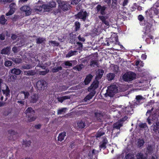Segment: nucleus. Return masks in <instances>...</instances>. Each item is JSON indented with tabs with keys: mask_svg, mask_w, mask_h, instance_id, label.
Instances as JSON below:
<instances>
[{
	"mask_svg": "<svg viewBox=\"0 0 159 159\" xmlns=\"http://www.w3.org/2000/svg\"><path fill=\"white\" fill-rule=\"evenodd\" d=\"M136 157L137 159H147V157L144 156L143 154L141 152L137 153Z\"/></svg>",
	"mask_w": 159,
	"mask_h": 159,
	"instance_id": "31",
	"label": "nucleus"
},
{
	"mask_svg": "<svg viewBox=\"0 0 159 159\" xmlns=\"http://www.w3.org/2000/svg\"><path fill=\"white\" fill-rule=\"evenodd\" d=\"M153 127L154 130L155 131L157 130L159 127V122H156L155 124H153Z\"/></svg>",
	"mask_w": 159,
	"mask_h": 159,
	"instance_id": "45",
	"label": "nucleus"
},
{
	"mask_svg": "<svg viewBox=\"0 0 159 159\" xmlns=\"http://www.w3.org/2000/svg\"><path fill=\"white\" fill-rule=\"evenodd\" d=\"M104 134V133L103 131H98V133L96 134V136L97 137H100L103 135Z\"/></svg>",
	"mask_w": 159,
	"mask_h": 159,
	"instance_id": "48",
	"label": "nucleus"
},
{
	"mask_svg": "<svg viewBox=\"0 0 159 159\" xmlns=\"http://www.w3.org/2000/svg\"><path fill=\"white\" fill-rule=\"evenodd\" d=\"M25 113L29 122L34 121L36 119V117L34 116V111L32 108L28 107L25 111Z\"/></svg>",
	"mask_w": 159,
	"mask_h": 159,
	"instance_id": "2",
	"label": "nucleus"
},
{
	"mask_svg": "<svg viewBox=\"0 0 159 159\" xmlns=\"http://www.w3.org/2000/svg\"><path fill=\"white\" fill-rule=\"evenodd\" d=\"M43 8L46 11H49L51 9L48 4L43 5Z\"/></svg>",
	"mask_w": 159,
	"mask_h": 159,
	"instance_id": "42",
	"label": "nucleus"
},
{
	"mask_svg": "<svg viewBox=\"0 0 159 159\" xmlns=\"http://www.w3.org/2000/svg\"><path fill=\"white\" fill-rule=\"evenodd\" d=\"M80 24L78 21H76L75 23V26L76 30L77 31L79 30L80 27Z\"/></svg>",
	"mask_w": 159,
	"mask_h": 159,
	"instance_id": "50",
	"label": "nucleus"
},
{
	"mask_svg": "<svg viewBox=\"0 0 159 159\" xmlns=\"http://www.w3.org/2000/svg\"><path fill=\"white\" fill-rule=\"evenodd\" d=\"M77 125L79 128H83L85 126V124L84 122L81 121L78 122Z\"/></svg>",
	"mask_w": 159,
	"mask_h": 159,
	"instance_id": "39",
	"label": "nucleus"
},
{
	"mask_svg": "<svg viewBox=\"0 0 159 159\" xmlns=\"http://www.w3.org/2000/svg\"><path fill=\"white\" fill-rule=\"evenodd\" d=\"M10 49V47H7L6 48H3L1 51V53L2 54H9Z\"/></svg>",
	"mask_w": 159,
	"mask_h": 159,
	"instance_id": "22",
	"label": "nucleus"
},
{
	"mask_svg": "<svg viewBox=\"0 0 159 159\" xmlns=\"http://www.w3.org/2000/svg\"><path fill=\"white\" fill-rule=\"evenodd\" d=\"M12 50L14 53H16L18 52L19 51L18 49V47L15 46L12 48Z\"/></svg>",
	"mask_w": 159,
	"mask_h": 159,
	"instance_id": "58",
	"label": "nucleus"
},
{
	"mask_svg": "<svg viewBox=\"0 0 159 159\" xmlns=\"http://www.w3.org/2000/svg\"><path fill=\"white\" fill-rule=\"evenodd\" d=\"M146 154L147 155L148 154H151L153 152L154 149L153 146L151 144H148L146 146Z\"/></svg>",
	"mask_w": 159,
	"mask_h": 159,
	"instance_id": "15",
	"label": "nucleus"
},
{
	"mask_svg": "<svg viewBox=\"0 0 159 159\" xmlns=\"http://www.w3.org/2000/svg\"><path fill=\"white\" fill-rule=\"evenodd\" d=\"M92 77L93 76L91 75H89L86 76L84 81L85 85H87L90 83Z\"/></svg>",
	"mask_w": 159,
	"mask_h": 159,
	"instance_id": "24",
	"label": "nucleus"
},
{
	"mask_svg": "<svg viewBox=\"0 0 159 159\" xmlns=\"http://www.w3.org/2000/svg\"><path fill=\"white\" fill-rule=\"evenodd\" d=\"M62 67L61 66H56L52 69V71L53 72L55 73L59 70H62Z\"/></svg>",
	"mask_w": 159,
	"mask_h": 159,
	"instance_id": "35",
	"label": "nucleus"
},
{
	"mask_svg": "<svg viewBox=\"0 0 159 159\" xmlns=\"http://www.w3.org/2000/svg\"><path fill=\"white\" fill-rule=\"evenodd\" d=\"M145 98L140 95L136 96L135 99L136 100L135 103L136 105H139L143 102L142 101Z\"/></svg>",
	"mask_w": 159,
	"mask_h": 159,
	"instance_id": "18",
	"label": "nucleus"
},
{
	"mask_svg": "<svg viewBox=\"0 0 159 159\" xmlns=\"http://www.w3.org/2000/svg\"><path fill=\"white\" fill-rule=\"evenodd\" d=\"M139 20L141 21L144 19L142 15H139L138 17Z\"/></svg>",
	"mask_w": 159,
	"mask_h": 159,
	"instance_id": "64",
	"label": "nucleus"
},
{
	"mask_svg": "<svg viewBox=\"0 0 159 159\" xmlns=\"http://www.w3.org/2000/svg\"><path fill=\"white\" fill-rule=\"evenodd\" d=\"M70 96H65L62 97H57V99L59 102L62 103L64 100L67 99H70Z\"/></svg>",
	"mask_w": 159,
	"mask_h": 159,
	"instance_id": "25",
	"label": "nucleus"
},
{
	"mask_svg": "<svg viewBox=\"0 0 159 159\" xmlns=\"http://www.w3.org/2000/svg\"><path fill=\"white\" fill-rule=\"evenodd\" d=\"M98 154V151L94 149L92 152H90L89 154V156L90 159H97Z\"/></svg>",
	"mask_w": 159,
	"mask_h": 159,
	"instance_id": "13",
	"label": "nucleus"
},
{
	"mask_svg": "<svg viewBox=\"0 0 159 159\" xmlns=\"http://www.w3.org/2000/svg\"><path fill=\"white\" fill-rule=\"evenodd\" d=\"M36 40L37 44H40L43 42L45 39L43 38L39 37L36 39Z\"/></svg>",
	"mask_w": 159,
	"mask_h": 159,
	"instance_id": "41",
	"label": "nucleus"
},
{
	"mask_svg": "<svg viewBox=\"0 0 159 159\" xmlns=\"http://www.w3.org/2000/svg\"><path fill=\"white\" fill-rule=\"evenodd\" d=\"M7 21V20L5 18V16L3 15H2L0 16V23L2 25L5 24Z\"/></svg>",
	"mask_w": 159,
	"mask_h": 159,
	"instance_id": "36",
	"label": "nucleus"
},
{
	"mask_svg": "<svg viewBox=\"0 0 159 159\" xmlns=\"http://www.w3.org/2000/svg\"><path fill=\"white\" fill-rule=\"evenodd\" d=\"M76 62H77L76 61H65L61 64V66L65 68H67L68 67H70L72 66V63H76Z\"/></svg>",
	"mask_w": 159,
	"mask_h": 159,
	"instance_id": "11",
	"label": "nucleus"
},
{
	"mask_svg": "<svg viewBox=\"0 0 159 159\" xmlns=\"http://www.w3.org/2000/svg\"><path fill=\"white\" fill-rule=\"evenodd\" d=\"M31 143V142L30 141H24L23 142V145L25 146V147H28L30 145Z\"/></svg>",
	"mask_w": 159,
	"mask_h": 159,
	"instance_id": "46",
	"label": "nucleus"
},
{
	"mask_svg": "<svg viewBox=\"0 0 159 159\" xmlns=\"http://www.w3.org/2000/svg\"><path fill=\"white\" fill-rule=\"evenodd\" d=\"M13 0H0V3L3 2L4 4L7 3H10Z\"/></svg>",
	"mask_w": 159,
	"mask_h": 159,
	"instance_id": "60",
	"label": "nucleus"
},
{
	"mask_svg": "<svg viewBox=\"0 0 159 159\" xmlns=\"http://www.w3.org/2000/svg\"><path fill=\"white\" fill-rule=\"evenodd\" d=\"M96 92L95 91H92L88 95H87L84 98V100L85 102L91 99L92 97L94 96Z\"/></svg>",
	"mask_w": 159,
	"mask_h": 159,
	"instance_id": "19",
	"label": "nucleus"
},
{
	"mask_svg": "<svg viewBox=\"0 0 159 159\" xmlns=\"http://www.w3.org/2000/svg\"><path fill=\"white\" fill-rule=\"evenodd\" d=\"M79 2L78 0H71V4L73 5H76Z\"/></svg>",
	"mask_w": 159,
	"mask_h": 159,
	"instance_id": "61",
	"label": "nucleus"
},
{
	"mask_svg": "<svg viewBox=\"0 0 159 159\" xmlns=\"http://www.w3.org/2000/svg\"><path fill=\"white\" fill-rule=\"evenodd\" d=\"M99 84V82L98 81L96 80L94 81L92 84L91 85L90 87L89 88L88 91H91V90H92V91H94V90L96 89L98 87Z\"/></svg>",
	"mask_w": 159,
	"mask_h": 159,
	"instance_id": "12",
	"label": "nucleus"
},
{
	"mask_svg": "<svg viewBox=\"0 0 159 159\" xmlns=\"http://www.w3.org/2000/svg\"><path fill=\"white\" fill-rule=\"evenodd\" d=\"M108 143L106 137L103 138V140L99 144V146L100 149H104L106 148V145Z\"/></svg>",
	"mask_w": 159,
	"mask_h": 159,
	"instance_id": "14",
	"label": "nucleus"
},
{
	"mask_svg": "<svg viewBox=\"0 0 159 159\" xmlns=\"http://www.w3.org/2000/svg\"><path fill=\"white\" fill-rule=\"evenodd\" d=\"M77 53V52L76 51H72V50L69 51L68 53L66 54V57H70L76 55Z\"/></svg>",
	"mask_w": 159,
	"mask_h": 159,
	"instance_id": "27",
	"label": "nucleus"
},
{
	"mask_svg": "<svg viewBox=\"0 0 159 159\" xmlns=\"http://www.w3.org/2000/svg\"><path fill=\"white\" fill-rule=\"evenodd\" d=\"M49 71L48 70L46 69L45 71H39V73L41 75H45Z\"/></svg>",
	"mask_w": 159,
	"mask_h": 159,
	"instance_id": "54",
	"label": "nucleus"
},
{
	"mask_svg": "<svg viewBox=\"0 0 159 159\" xmlns=\"http://www.w3.org/2000/svg\"><path fill=\"white\" fill-rule=\"evenodd\" d=\"M84 67V66L83 64H80L79 65H76L75 66L73 67V69L79 71L81 70Z\"/></svg>",
	"mask_w": 159,
	"mask_h": 159,
	"instance_id": "33",
	"label": "nucleus"
},
{
	"mask_svg": "<svg viewBox=\"0 0 159 159\" xmlns=\"http://www.w3.org/2000/svg\"><path fill=\"white\" fill-rule=\"evenodd\" d=\"M66 133L65 132L60 133L58 137V140L60 141H62L66 136Z\"/></svg>",
	"mask_w": 159,
	"mask_h": 159,
	"instance_id": "23",
	"label": "nucleus"
},
{
	"mask_svg": "<svg viewBox=\"0 0 159 159\" xmlns=\"http://www.w3.org/2000/svg\"><path fill=\"white\" fill-rule=\"evenodd\" d=\"M39 98L37 94L33 93L30 96L29 98V101L31 103H35L38 101Z\"/></svg>",
	"mask_w": 159,
	"mask_h": 159,
	"instance_id": "8",
	"label": "nucleus"
},
{
	"mask_svg": "<svg viewBox=\"0 0 159 159\" xmlns=\"http://www.w3.org/2000/svg\"><path fill=\"white\" fill-rule=\"evenodd\" d=\"M89 65L91 67H94L95 66H98V61L96 60H91Z\"/></svg>",
	"mask_w": 159,
	"mask_h": 159,
	"instance_id": "30",
	"label": "nucleus"
},
{
	"mask_svg": "<svg viewBox=\"0 0 159 159\" xmlns=\"http://www.w3.org/2000/svg\"><path fill=\"white\" fill-rule=\"evenodd\" d=\"M95 117L97 120L101 121L102 119L103 114L100 112H95Z\"/></svg>",
	"mask_w": 159,
	"mask_h": 159,
	"instance_id": "21",
	"label": "nucleus"
},
{
	"mask_svg": "<svg viewBox=\"0 0 159 159\" xmlns=\"http://www.w3.org/2000/svg\"><path fill=\"white\" fill-rule=\"evenodd\" d=\"M107 93L105 94V96L112 97L115 93L117 92L118 89L116 86L115 85H111L108 86Z\"/></svg>",
	"mask_w": 159,
	"mask_h": 159,
	"instance_id": "1",
	"label": "nucleus"
},
{
	"mask_svg": "<svg viewBox=\"0 0 159 159\" xmlns=\"http://www.w3.org/2000/svg\"><path fill=\"white\" fill-rule=\"evenodd\" d=\"M96 8L97 12H100L102 16L106 14L105 10L107 8V7L105 6H102L100 5L99 4L97 6Z\"/></svg>",
	"mask_w": 159,
	"mask_h": 159,
	"instance_id": "7",
	"label": "nucleus"
},
{
	"mask_svg": "<svg viewBox=\"0 0 159 159\" xmlns=\"http://www.w3.org/2000/svg\"><path fill=\"white\" fill-rule=\"evenodd\" d=\"M136 77V74L131 72H129L123 75L122 79L125 81L128 82L134 80Z\"/></svg>",
	"mask_w": 159,
	"mask_h": 159,
	"instance_id": "3",
	"label": "nucleus"
},
{
	"mask_svg": "<svg viewBox=\"0 0 159 159\" xmlns=\"http://www.w3.org/2000/svg\"><path fill=\"white\" fill-rule=\"evenodd\" d=\"M43 8V5L41 6H39L37 7H35L34 9L35 11H41L42 10V9Z\"/></svg>",
	"mask_w": 159,
	"mask_h": 159,
	"instance_id": "52",
	"label": "nucleus"
},
{
	"mask_svg": "<svg viewBox=\"0 0 159 159\" xmlns=\"http://www.w3.org/2000/svg\"><path fill=\"white\" fill-rule=\"evenodd\" d=\"M8 58L12 60L16 64H19L21 62L22 59L20 58H14V57H9Z\"/></svg>",
	"mask_w": 159,
	"mask_h": 159,
	"instance_id": "29",
	"label": "nucleus"
},
{
	"mask_svg": "<svg viewBox=\"0 0 159 159\" xmlns=\"http://www.w3.org/2000/svg\"><path fill=\"white\" fill-rule=\"evenodd\" d=\"M20 9L21 11L25 12L26 16H29L31 14V10L28 6L26 5L23 6Z\"/></svg>",
	"mask_w": 159,
	"mask_h": 159,
	"instance_id": "10",
	"label": "nucleus"
},
{
	"mask_svg": "<svg viewBox=\"0 0 159 159\" xmlns=\"http://www.w3.org/2000/svg\"><path fill=\"white\" fill-rule=\"evenodd\" d=\"M49 43H50V45L53 46H57L59 45V43L55 41H51L49 42Z\"/></svg>",
	"mask_w": 159,
	"mask_h": 159,
	"instance_id": "51",
	"label": "nucleus"
},
{
	"mask_svg": "<svg viewBox=\"0 0 159 159\" xmlns=\"http://www.w3.org/2000/svg\"><path fill=\"white\" fill-rule=\"evenodd\" d=\"M57 2L59 4L60 8L64 11L68 10L70 7L69 3L67 1H61V0H57Z\"/></svg>",
	"mask_w": 159,
	"mask_h": 159,
	"instance_id": "4",
	"label": "nucleus"
},
{
	"mask_svg": "<svg viewBox=\"0 0 159 159\" xmlns=\"http://www.w3.org/2000/svg\"><path fill=\"white\" fill-rule=\"evenodd\" d=\"M78 39L80 41H82V42H84L85 41V39L83 37H82L80 36V35L78 37Z\"/></svg>",
	"mask_w": 159,
	"mask_h": 159,
	"instance_id": "62",
	"label": "nucleus"
},
{
	"mask_svg": "<svg viewBox=\"0 0 159 159\" xmlns=\"http://www.w3.org/2000/svg\"><path fill=\"white\" fill-rule=\"evenodd\" d=\"M88 16L87 13L86 11L80 12L75 15L76 18L81 19L84 21H85Z\"/></svg>",
	"mask_w": 159,
	"mask_h": 159,
	"instance_id": "6",
	"label": "nucleus"
},
{
	"mask_svg": "<svg viewBox=\"0 0 159 159\" xmlns=\"http://www.w3.org/2000/svg\"><path fill=\"white\" fill-rule=\"evenodd\" d=\"M21 70L19 69L14 68L11 70V72L12 74H14L16 75H18L20 74Z\"/></svg>",
	"mask_w": 159,
	"mask_h": 159,
	"instance_id": "28",
	"label": "nucleus"
},
{
	"mask_svg": "<svg viewBox=\"0 0 159 159\" xmlns=\"http://www.w3.org/2000/svg\"><path fill=\"white\" fill-rule=\"evenodd\" d=\"M8 134H9L11 135H16L17 133L16 132L12 129H10L8 131Z\"/></svg>",
	"mask_w": 159,
	"mask_h": 159,
	"instance_id": "49",
	"label": "nucleus"
},
{
	"mask_svg": "<svg viewBox=\"0 0 159 159\" xmlns=\"http://www.w3.org/2000/svg\"><path fill=\"white\" fill-rule=\"evenodd\" d=\"M67 109L66 108H62L61 109H58L57 110V114L60 115L65 113Z\"/></svg>",
	"mask_w": 159,
	"mask_h": 159,
	"instance_id": "37",
	"label": "nucleus"
},
{
	"mask_svg": "<svg viewBox=\"0 0 159 159\" xmlns=\"http://www.w3.org/2000/svg\"><path fill=\"white\" fill-rule=\"evenodd\" d=\"M144 143L143 139H138L137 142V145L138 147L140 148L142 146Z\"/></svg>",
	"mask_w": 159,
	"mask_h": 159,
	"instance_id": "32",
	"label": "nucleus"
},
{
	"mask_svg": "<svg viewBox=\"0 0 159 159\" xmlns=\"http://www.w3.org/2000/svg\"><path fill=\"white\" fill-rule=\"evenodd\" d=\"M12 64V62L9 60L6 61L4 63L5 66L7 67L11 66Z\"/></svg>",
	"mask_w": 159,
	"mask_h": 159,
	"instance_id": "47",
	"label": "nucleus"
},
{
	"mask_svg": "<svg viewBox=\"0 0 159 159\" xmlns=\"http://www.w3.org/2000/svg\"><path fill=\"white\" fill-rule=\"evenodd\" d=\"M3 88L4 87L5 89H2V91L3 94H5L6 97H9L10 96V90L7 86L5 84L3 85Z\"/></svg>",
	"mask_w": 159,
	"mask_h": 159,
	"instance_id": "16",
	"label": "nucleus"
},
{
	"mask_svg": "<svg viewBox=\"0 0 159 159\" xmlns=\"http://www.w3.org/2000/svg\"><path fill=\"white\" fill-rule=\"evenodd\" d=\"M76 44L78 45V47L79 48H83V44L81 42H77Z\"/></svg>",
	"mask_w": 159,
	"mask_h": 159,
	"instance_id": "63",
	"label": "nucleus"
},
{
	"mask_svg": "<svg viewBox=\"0 0 159 159\" xmlns=\"http://www.w3.org/2000/svg\"><path fill=\"white\" fill-rule=\"evenodd\" d=\"M47 85L46 82L43 80L38 81L36 84V87L39 90L44 89Z\"/></svg>",
	"mask_w": 159,
	"mask_h": 159,
	"instance_id": "5",
	"label": "nucleus"
},
{
	"mask_svg": "<svg viewBox=\"0 0 159 159\" xmlns=\"http://www.w3.org/2000/svg\"><path fill=\"white\" fill-rule=\"evenodd\" d=\"M125 158L126 159H135L133 155L130 153L127 154Z\"/></svg>",
	"mask_w": 159,
	"mask_h": 159,
	"instance_id": "44",
	"label": "nucleus"
},
{
	"mask_svg": "<svg viewBox=\"0 0 159 159\" xmlns=\"http://www.w3.org/2000/svg\"><path fill=\"white\" fill-rule=\"evenodd\" d=\"M129 0H123L122 4V6L123 7L127 6L129 3Z\"/></svg>",
	"mask_w": 159,
	"mask_h": 159,
	"instance_id": "57",
	"label": "nucleus"
},
{
	"mask_svg": "<svg viewBox=\"0 0 159 159\" xmlns=\"http://www.w3.org/2000/svg\"><path fill=\"white\" fill-rule=\"evenodd\" d=\"M98 17L102 21V24H104L105 25V27L107 28L109 26V22L106 20L107 19V16H99Z\"/></svg>",
	"mask_w": 159,
	"mask_h": 159,
	"instance_id": "9",
	"label": "nucleus"
},
{
	"mask_svg": "<svg viewBox=\"0 0 159 159\" xmlns=\"http://www.w3.org/2000/svg\"><path fill=\"white\" fill-rule=\"evenodd\" d=\"M32 66L30 65L26 64L23 65L21 67V69H23L29 70L31 69Z\"/></svg>",
	"mask_w": 159,
	"mask_h": 159,
	"instance_id": "38",
	"label": "nucleus"
},
{
	"mask_svg": "<svg viewBox=\"0 0 159 159\" xmlns=\"http://www.w3.org/2000/svg\"><path fill=\"white\" fill-rule=\"evenodd\" d=\"M123 125V122H121V121L119 120L113 125V128L117 129H120L121 127Z\"/></svg>",
	"mask_w": 159,
	"mask_h": 159,
	"instance_id": "20",
	"label": "nucleus"
},
{
	"mask_svg": "<svg viewBox=\"0 0 159 159\" xmlns=\"http://www.w3.org/2000/svg\"><path fill=\"white\" fill-rule=\"evenodd\" d=\"M115 75L113 73H109L107 76V79L108 80H111L114 78Z\"/></svg>",
	"mask_w": 159,
	"mask_h": 159,
	"instance_id": "40",
	"label": "nucleus"
},
{
	"mask_svg": "<svg viewBox=\"0 0 159 159\" xmlns=\"http://www.w3.org/2000/svg\"><path fill=\"white\" fill-rule=\"evenodd\" d=\"M16 6V4L15 3H12L10 4L9 7L10 8V9L15 10Z\"/></svg>",
	"mask_w": 159,
	"mask_h": 159,
	"instance_id": "59",
	"label": "nucleus"
},
{
	"mask_svg": "<svg viewBox=\"0 0 159 159\" xmlns=\"http://www.w3.org/2000/svg\"><path fill=\"white\" fill-rule=\"evenodd\" d=\"M136 65L137 66L138 68L139 66L143 67V62L141 61L138 60L136 61Z\"/></svg>",
	"mask_w": 159,
	"mask_h": 159,
	"instance_id": "43",
	"label": "nucleus"
},
{
	"mask_svg": "<svg viewBox=\"0 0 159 159\" xmlns=\"http://www.w3.org/2000/svg\"><path fill=\"white\" fill-rule=\"evenodd\" d=\"M36 73L34 70H29L28 71H25L24 74L25 75L33 76L36 74Z\"/></svg>",
	"mask_w": 159,
	"mask_h": 159,
	"instance_id": "26",
	"label": "nucleus"
},
{
	"mask_svg": "<svg viewBox=\"0 0 159 159\" xmlns=\"http://www.w3.org/2000/svg\"><path fill=\"white\" fill-rule=\"evenodd\" d=\"M139 127L140 128H145L147 127V125L145 123H140L139 124Z\"/></svg>",
	"mask_w": 159,
	"mask_h": 159,
	"instance_id": "56",
	"label": "nucleus"
},
{
	"mask_svg": "<svg viewBox=\"0 0 159 159\" xmlns=\"http://www.w3.org/2000/svg\"><path fill=\"white\" fill-rule=\"evenodd\" d=\"M104 73V71L102 69H99L97 71V76L98 77L99 79H100L102 76L103 73Z\"/></svg>",
	"mask_w": 159,
	"mask_h": 159,
	"instance_id": "34",
	"label": "nucleus"
},
{
	"mask_svg": "<svg viewBox=\"0 0 159 159\" xmlns=\"http://www.w3.org/2000/svg\"><path fill=\"white\" fill-rule=\"evenodd\" d=\"M48 4L51 8L52 7H56V3L55 2L53 1L50 2Z\"/></svg>",
	"mask_w": 159,
	"mask_h": 159,
	"instance_id": "53",
	"label": "nucleus"
},
{
	"mask_svg": "<svg viewBox=\"0 0 159 159\" xmlns=\"http://www.w3.org/2000/svg\"><path fill=\"white\" fill-rule=\"evenodd\" d=\"M29 95V93L27 91L21 92L20 94V98L21 100H23L27 98Z\"/></svg>",
	"mask_w": 159,
	"mask_h": 159,
	"instance_id": "17",
	"label": "nucleus"
},
{
	"mask_svg": "<svg viewBox=\"0 0 159 159\" xmlns=\"http://www.w3.org/2000/svg\"><path fill=\"white\" fill-rule=\"evenodd\" d=\"M15 11V10H13V9H10V10L9 11V12L6 14V15L7 16H9L12 15L14 12Z\"/></svg>",
	"mask_w": 159,
	"mask_h": 159,
	"instance_id": "55",
	"label": "nucleus"
}]
</instances>
